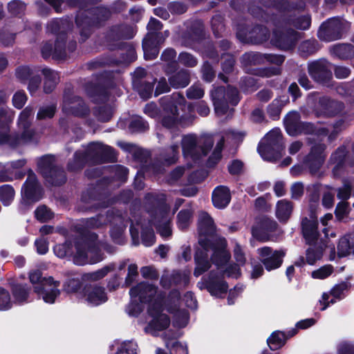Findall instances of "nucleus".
Listing matches in <instances>:
<instances>
[{"label":"nucleus","instance_id":"f257e3e1","mask_svg":"<svg viewBox=\"0 0 354 354\" xmlns=\"http://www.w3.org/2000/svg\"><path fill=\"white\" fill-rule=\"evenodd\" d=\"M8 95L0 91V144L9 143L10 145H17L30 141L33 136V131L30 129V117L33 114V109L26 107L20 113L18 119V127L21 131L20 136L12 139L9 136L10 123L14 119V112L6 105Z\"/></svg>","mask_w":354,"mask_h":354},{"label":"nucleus","instance_id":"f03ea898","mask_svg":"<svg viewBox=\"0 0 354 354\" xmlns=\"http://www.w3.org/2000/svg\"><path fill=\"white\" fill-rule=\"evenodd\" d=\"M208 241H206L203 240L202 239L199 240L201 248L197 250L194 257L196 267L194 271V275L196 277H198L210 268L207 254L209 249L213 251L212 259L218 270H220V272L224 271L222 267L230 259V254L225 250L226 241L225 239L216 240V245H209Z\"/></svg>","mask_w":354,"mask_h":354},{"label":"nucleus","instance_id":"7ed1b4c3","mask_svg":"<svg viewBox=\"0 0 354 354\" xmlns=\"http://www.w3.org/2000/svg\"><path fill=\"white\" fill-rule=\"evenodd\" d=\"M104 244L97 240V234L88 233L75 244V253L73 262L76 265L83 266L87 263H96L103 259L101 252Z\"/></svg>","mask_w":354,"mask_h":354},{"label":"nucleus","instance_id":"20e7f679","mask_svg":"<svg viewBox=\"0 0 354 354\" xmlns=\"http://www.w3.org/2000/svg\"><path fill=\"white\" fill-rule=\"evenodd\" d=\"M181 145L184 157L196 161L208 154L214 145V139L209 135L187 134L183 137Z\"/></svg>","mask_w":354,"mask_h":354},{"label":"nucleus","instance_id":"39448f33","mask_svg":"<svg viewBox=\"0 0 354 354\" xmlns=\"http://www.w3.org/2000/svg\"><path fill=\"white\" fill-rule=\"evenodd\" d=\"M145 198L148 203L158 205L151 221L158 232L162 237L170 236L171 235L170 209L168 205L162 203L165 200V196L163 194H148Z\"/></svg>","mask_w":354,"mask_h":354},{"label":"nucleus","instance_id":"423d86ee","mask_svg":"<svg viewBox=\"0 0 354 354\" xmlns=\"http://www.w3.org/2000/svg\"><path fill=\"white\" fill-rule=\"evenodd\" d=\"M29 279L30 282L35 285V292L41 297L46 303L53 304L59 295V281H54L52 277L43 278L39 270L30 272Z\"/></svg>","mask_w":354,"mask_h":354},{"label":"nucleus","instance_id":"0eeeda50","mask_svg":"<svg viewBox=\"0 0 354 354\" xmlns=\"http://www.w3.org/2000/svg\"><path fill=\"white\" fill-rule=\"evenodd\" d=\"M261 156L268 161H275L282 156L283 151L281 133L276 128L266 134L258 147Z\"/></svg>","mask_w":354,"mask_h":354},{"label":"nucleus","instance_id":"6e6552de","mask_svg":"<svg viewBox=\"0 0 354 354\" xmlns=\"http://www.w3.org/2000/svg\"><path fill=\"white\" fill-rule=\"evenodd\" d=\"M184 102V97L177 93L161 99L163 107L162 124L164 127L170 129L182 123L183 117L179 118L178 109L185 106Z\"/></svg>","mask_w":354,"mask_h":354},{"label":"nucleus","instance_id":"1a4fd4ad","mask_svg":"<svg viewBox=\"0 0 354 354\" xmlns=\"http://www.w3.org/2000/svg\"><path fill=\"white\" fill-rule=\"evenodd\" d=\"M165 301L156 299L149 304L147 313L151 319L145 328V333L156 335L159 331L166 329L169 326L170 319L163 313L162 306H165Z\"/></svg>","mask_w":354,"mask_h":354},{"label":"nucleus","instance_id":"9d476101","mask_svg":"<svg viewBox=\"0 0 354 354\" xmlns=\"http://www.w3.org/2000/svg\"><path fill=\"white\" fill-rule=\"evenodd\" d=\"M211 96L215 112L218 115L227 113L229 104L235 106L239 100L237 89L232 86H228L227 89L224 87H218L212 91Z\"/></svg>","mask_w":354,"mask_h":354},{"label":"nucleus","instance_id":"9b49d317","mask_svg":"<svg viewBox=\"0 0 354 354\" xmlns=\"http://www.w3.org/2000/svg\"><path fill=\"white\" fill-rule=\"evenodd\" d=\"M105 150V147L101 143H91L84 151H78L74 155L73 162L68 163V169L76 170L82 168L88 162H96L100 159Z\"/></svg>","mask_w":354,"mask_h":354},{"label":"nucleus","instance_id":"f8f14e48","mask_svg":"<svg viewBox=\"0 0 354 354\" xmlns=\"http://www.w3.org/2000/svg\"><path fill=\"white\" fill-rule=\"evenodd\" d=\"M39 169L45 178L51 184L61 185L66 181L64 171L55 165V157L48 155L38 162Z\"/></svg>","mask_w":354,"mask_h":354},{"label":"nucleus","instance_id":"ddd939ff","mask_svg":"<svg viewBox=\"0 0 354 354\" xmlns=\"http://www.w3.org/2000/svg\"><path fill=\"white\" fill-rule=\"evenodd\" d=\"M349 24L340 18L334 17L323 23L318 30L320 39L330 41L340 39L342 33L348 29Z\"/></svg>","mask_w":354,"mask_h":354},{"label":"nucleus","instance_id":"4468645a","mask_svg":"<svg viewBox=\"0 0 354 354\" xmlns=\"http://www.w3.org/2000/svg\"><path fill=\"white\" fill-rule=\"evenodd\" d=\"M147 28L149 32L143 39L142 48L145 59H151L156 57L158 54V50L156 48L157 44L163 41V39H160L158 41H155V39L159 38V34L156 35L152 31L160 30L162 28V24L160 21L152 18L150 19Z\"/></svg>","mask_w":354,"mask_h":354},{"label":"nucleus","instance_id":"2eb2a0df","mask_svg":"<svg viewBox=\"0 0 354 354\" xmlns=\"http://www.w3.org/2000/svg\"><path fill=\"white\" fill-rule=\"evenodd\" d=\"M180 294L177 290L172 291L164 301L167 311L174 315V325L175 326L185 327L189 322V313L185 309L178 308Z\"/></svg>","mask_w":354,"mask_h":354},{"label":"nucleus","instance_id":"dca6fc26","mask_svg":"<svg viewBox=\"0 0 354 354\" xmlns=\"http://www.w3.org/2000/svg\"><path fill=\"white\" fill-rule=\"evenodd\" d=\"M261 261L268 271L279 268L283 262L285 253L282 250H272L269 247H263L257 250Z\"/></svg>","mask_w":354,"mask_h":354},{"label":"nucleus","instance_id":"f3484780","mask_svg":"<svg viewBox=\"0 0 354 354\" xmlns=\"http://www.w3.org/2000/svg\"><path fill=\"white\" fill-rule=\"evenodd\" d=\"M309 141L315 142V144L312 145L310 152L306 157V161L311 172L315 173L324 161L326 146L319 141L317 142L315 136L310 138Z\"/></svg>","mask_w":354,"mask_h":354},{"label":"nucleus","instance_id":"a211bd4d","mask_svg":"<svg viewBox=\"0 0 354 354\" xmlns=\"http://www.w3.org/2000/svg\"><path fill=\"white\" fill-rule=\"evenodd\" d=\"M156 292L157 290L154 286L145 282L140 283L130 290L131 299H134L136 301H139L140 303H153L155 301V299L153 300V298L156 296ZM157 299L162 300L159 296L157 297Z\"/></svg>","mask_w":354,"mask_h":354},{"label":"nucleus","instance_id":"6ab92c4d","mask_svg":"<svg viewBox=\"0 0 354 354\" xmlns=\"http://www.w3.org/2000/svg\"><path fill=\"white\" fill-rule=\"evenodd\" d=\"M198 232L200 234L199 240L202 239L206 241H209V245H216V240L220 239L212 236L215 232V225L212 217L205 212H201L199 214Z\"/></svg>","mask_w":354,"mask_h":354},{"label":"nucleus","instance_id":"aec40b11","mask_svg":"<svg viewBox=\"0 0 354 354\" xmlns=\"http://www.w3.org/2000/svg\"><path fill=\"white\" fill-rule=\"evenodd\" d=\"M308 72L313 79L321 83H326L332 77L330 64L325 59L309 64Z\"/></svg>","mask_w":354,"mask_h":354},{"label":"nucleus","instance_id":"412c9836","mask_svg":"<svg viewBox=\"0 0 354 354\" xmlns=\"http://www.w3.org/2000/svg\"><path fill=\"white\" fill-rule=\"evenodd\" d=\"M22 192L27 199L34 202L38 201L42 197V189L37 183L35 174L31 170L28 171Z\"/></svg>","mask_w":354,"mask_h":354},{"label":"nucleus","instance_id":"4be33fe9","mask_svg":"<svg viewBox=\"0 0 354 354\" xmlns=\"http://www.w3.org/2000/svg\"><path fill=\"white\" fill-rule=\"evenodd\" d=\"M242 60L245 64H261L267 62L281 65L284 62L282 55L260 53H245L242 57Z\"/></svg>","mask_w":354,"mask_h":354},{"label":"nucleus","instance_id":"5701e85b","mask_svg":"<svg viewBox=\"0 0 354 354\" xmlns=\"http://www.w3.org/2000/svg\"><path fill=\"white\" fill-rule=\"evenodd\" d=\"M84 297L86 303L92 306L104 304L108 299L105 288L99 286L85 287Z\"/></svg>","mask_w":354,"mask_h":354},{"label":"nucleus","instance_id":"b1692460","mask_svg":"<svg viewBox=\"0 0 354 354\" xmlns=\"http://www.w3.org/2000/svg\"><path fill=\"white\" fill-rule=\"evenodd\" d=\"M205 285L209 292L215 297H221L226 293L228 286L219 276L211 271L208 277L203 278Z\"/></svg>","mask_w":354,"mask_h":354},{"label":"nucleus","instance_id":"393cba45","mask_svg":"<svg viewBox=\"0 0 354 354\" xmlns=\"http://www.w3.org/2000/svg\"><path fill=\"white\" fill-rule=\"evenodd\" d=\"M277 227L275 221L268 218H263L256 225L252 228V236L257 239L265 241L268 239V234L274 231Z\"/></svg>","mask_w":354,"mask_h":354},{"label":"nucleus","instance_id":"a878e982","mask_svg":"<svg viewBox=\"0 0 354 354\" xmlns=\"http://www.w3.org/2000/svg\"><path fill=\"white\" fill-rule=\"evenodd\" d=\"M299 113L297 111H291L287 114L284 119V124L287 133L290 136H296L301 133H306L304 123L299 120Z\"/></svg>","mask_w":354,"mask_h":354},{"label":"nucleus","instance_id":"bb28decb","mask_svg":"<svg viewBox=\"0 0 354 354\" xmlns=\"http://www.w3.org/2000/svg\"><path fill=\"white\" fill-rule=\"evenodd\" d=\"M63 109L64 111L77 116H84L88 112V109L83 100L76 96L71 98H65Z\"/></svg>","mask_w":354,"mask_h":354},{"label":"nucleus","instance_id":"cd10ccee","mask_svg":"<svg viewBox=\"0 0 354 354\" xmlns=\"http://www.w3.org/2000/svg\"><path fill=\"white\" fill-rule=\"evenodd\" d=\"M317 225V221L313 218L310 219L305 217L302 219V233L307 243L315 244L317 243L319 235Z\"/></svg>","mask_w":354,"mask_h":354},{"label":"nucleus","instance_id":"c85d7f7f","mask_svg":"<svg viewBox=\"0 0 354 354\" xmlns=\"http://www.w3.org/2000/svg\"><path fill=\"white\" fill-rule=\"evenodd\" d=\"M343 107L342 103L323 97L319 100L317 114L332 116L340 112Z\"/></svg>","mask_w":354,"mask_h":354},{"label":"nucleus","instance_id":"c756f323","mask_svg":"<svg viewBox=\"0 0 354 354\" xmlns=\"http://www.w3.org/2000/svg\"><path fill=\"white\" fill-rule=\"evenodd\" d=\"M347 151L344 146L339 147L334 151L330 158V164L333 165V174L334 176L339 177L344 168Z\"/></svg>","mask_w":354,"mask_h":354},{"label":"nucleus","instance_id":"7c9ffc66","mask_svg":"<svg viewBox=\"0 0 354 354\" xmlns=\"http://www.w3.org/2000/svg\"><path fill=\"white\" fill-rule=\"evenodd\" d=\"M41 54L44 58L52 56L55 59H62L66 57L64 41L57 40L54 46L51 44H45L41 49Z\"/></svg>","mask_w":354,"mask_h":354},{"label":"nucleus","instance_id":"2f4dec72","mask_svg":"<svg viewBox=\"0 0 354 354\" xmlns=\"http://www.w3.org/2000/svg\"><path fill=\"white\" fill-rule=\"evenodd\" d=\"M231 200L230 189L225 186L216 187L212 193V203L218 209H223L227 206Z\"/></svg>","mask_w":354,"mask_h":354},{"label":"nucleus","instance_id":"473e14b6","mask_svg":"<svg viewBox=\"0 0 354 354\" xmlns=\"http://www.w3.org/2000/svg\"><path fill=\"white\" fill-rule=\"evenodd\" d=\"M345 289L344 284L335 286L328 293H324L322 297V299L319 300V303L323 306L321 308L322 310H324L330 304H334L336 302V299L341 298L343 291Z\"/></svg>","mask_w":354,"mask_h":354},{"label":"nucleus","instance_id":"72a5a7b5","mask_svg":"<svg viewBox=\"0 0 354 354\" xmlns=\"http://www.w3.org/2000/svg\"><path fill=\"white\" fill-rule=\"evenodd\" d=\"M163 339L166 347L171 351H174L176 354H188L187 346L178 342L172 333H165Z\"/></svg>","mask_w":354,"mask_h":354},{"label":"nucleus","instance_id":"f704fd0d","mask_svg":"<svg viewBox=\"0 0 354 354\" xmlns=\"http://www.w3.org/2000/svg\"><path fill=\"white\" fill-rule=\"evenodd\" d=\"M354 253V235L344 236L339 239L337 245V254L343 257Z\"/></svg>","mask_w":354,"mask_h":354},{"label":"nucleus","instance_id":"c9c22d12","mask_svg":"<svg viewBox=\"0 0 354 354\" xmlns=\"http://www.w3.org/2000/svg\"><path fill=\"white\" fill-rule=\"evenodd\" d=\"M44 76V90L46 93H50L56 86L59 82L58 73L48 68L42 70Z\"/></svg>","mask_w":354,"mask_h":354},{"label":"nucleus","instance_id":"e433bc0d","mask_svg":"<svg viewBox=\"0 0 354 354\" xmlns=\"http://www.w3.org/2000/svg\"><path fill=\"white\" fill-rule=\"evenodd\" d=\"M293 209L292 203L286 199L280 200L276 205V215L279 220L286 221L290 216Z\"/></svg>","mask_w":354,"mask_h":354},{"label":"nucleus","instance_id":"4c0bfd02","mask_svg":"<svg viewBox=\"0 0 354 354\" xmlns=\"http://www.w3.org/2000/svg\"><path fill=\"white\" fill-rule=\"evenodd\" d=\"M171 86L174 88H185L190 82L189 73L187 70H181L169 78Z\"/></svg>","mask_w":354,"mask_h":354},{"label":"nucleus","instance_id":"58836bf2","mask_svg":"<svg viewBox=\"0 0 354 354\" xmlns=\"http://www.w3.org/2000/svg\"><path fill=\"white\" fill-rule=\"evenodd\" d=\"M111 222L113 225L117 226L112 227L111 230V236L115 242L120 243L121 236L127 227V224L124 223V219L120 216L113 217Z\"/></svg>","mask_w":354,"mask_h":354},{"label":"nucleus","instance_id":"ea45409f","mask_svg":"<svg viewBox=\"0 0 354 354\" xmlns=\"http://www.w3.org/2000/svg\"><path fill=\"white\" fill-rule=\"evenodd\" d=\"M331 53L339 58L347 59L354 54V49L351 44H339L333 47Z\"/></svg>","mask_w":354,"mask_h":354},{"label":"nucleus","instance_id":"a19ab883","mask_svg":"<svg viewBox=\"0 0 354 354\" xmlns=\"http://www.w3.org/2000/svg\"><path fill=\"white\" fill-rule=\"evenodd\" d=\"M113 270V266H106L97 271L84 274L82 275V280L84 281H96L100 280Z\"/></svg>","mask_w":354,"mask_h":354},{"label":"nucleus","instance_id":"79ce46f5","mask_svg":"<svg viewBox=\"0 0 354 354\" xmlns=\"http://www.w3.org/2000/svg\"><path fill=\"white\" fill-rule=\"evenodd\" d=\"M297 39L296 32L291 30L290 32H289V35L282 34L279 38H276L274 42L281 48L287 49L291 48L295 44Z\"/></svg>","mask_w":354,"mask_h":354},{"label":"nucleus","instance_id":"37998d69","mask_svg":"<svg viewBox=\"0 0 354 354\" xmlns=\"http://www.w3.org/2000/svg\"><path fill=\"white\" fill-rule=\"evenodd\" d=\"M15 197V190L10 185L0 186V201L4 206L11 204Z\"/></svg>","mask_w":354,"mask_h":354},{"label":"nucleus","instance_id":"c03bdc74","mask_svg":"<svg viewBox=\"0 0 354 354\" xmlns=\"http://www.w3.org/2000/svg\"><path fill=\"white\" fill-rule=\"evenodd\" d=\"M267 342L271 350H277L283 345L285 335L280 331L274 332L268 339Z\"/></svg>","mask_w":354,"mask_h":354},{"label":"nucleus","instance_id":"a18cd8bd","mask_svg":"<svg viewBox=\"0 0 354 354\" xmlns=\"http://www.w3.org/2000/svg\"><path fill=\"white\" fill-rule=\"evenodd\" d=\"M12 293L15 301L19 304H22L25 302L28 298L29 289L26 286L18 284L14 286Z\"/></svg>","mask_w":354,"mask_h":354},{"label":"nucleus","instance_id":"49530a36","mask_svg":"<svg viewBox=\"0 0 354 354\" xmlns=\"http://www.w3.org/2000/svg\"><path fill=\"white\" fill-rule=\"evenodd\" d=\"M250 38L254 43H261L268 39V30L262 26L255 27L251 32Z\"/></svg>","mask_w":354,"mask_h":354},{"label":"nucleus","instance_id":"de8ad7c7","mask_svg":"<svg viewBox=\"0 0 354 354\" xmlns=\"http://www.w3.org/2000/svg\"><path fill=\"white\" fill-rule=\"evenodd\" d=\"M192 216V212L189 209H182L177 216L178 227L184 230L188 227Z\"/></svg>","mask_w":354,"mask_h":354},{"label":"nucleus","instance_id":"09e8293b","mask_svg":"<svg viewBox=\"0 0 354 354\" xmlns=\"http://www.w3.org/2000/svg\"><path fill=\"white\" fill-rule=\"evenodd\" d=\"M84 227L86 230L100 227L106 222V217L100 215L96 217L84 219L82 221Z\"/></svg>","mask_w":354,"mask_h":354},{"label":"nucleus","instance_id":"8fccbe9b","mask_svg":"<svg viewBox=\"0 0 354 354\" xmlns=\"http://www.w3.org/2000/svg\"><path fill=\"white\" fill-rule=\"evenodd\" d=\"M35 215L36 218L41 223L48 222L53 217V213L45 205L38 207L35 211Z\"/></svg>","mask_w":354,"mask_h":354},{"label":"nucleus","instance_id":"3c124183","mask_svg":"<svg viewBox=\"0 0 354 354\" xmlns=\"http://www.w3.org/2000/svg\"><path fill=\"white\" fill-rule=\"evenodd\" d=\"M178 145H174L167 149L163 155V160L167 165H171L176 162L178 157Z\"/></svg>","mask_w":354,"mask_h":354},{"label":"nucleus","instance_id":"603ef678","mask_svg":"<svg viewBox=\"0 0 354 354\" xmlns=\"http://www.w3.org/2000/svg\"><path fill=\"white\" fill-rule=\"evenodd\" d=\"M283 106V102L279 99L274 100L268 107V113L272 119L276 120L279 118Z\"/></svg>","mask_w":354,"mask_h":354},{"label":"nucleus","instance_id":"864d4df0","mask_svg":"<svg viewBox=\"0 0 354 354\" xmlns=\"http://www.w3.org/2000/svg\"><path fill=\"white\" fill-rule=\"evenodd\" d=\"M225 139L221 138L220 140L216 143V145L208 159L209 165H214L221 158V151L224 145Z\"/></svg>","mask_w":354,"mask_h":354},{"label":"nucleus","instance_id":"5fc2aeb1","mask_svg":"<svg viewBox=\"0 0 354 354\" xmlns=\"http://www.w3.org/2000/svg\"><path fill=\"white\" fill-rule=\"evenodd\" d=\"M179 62L187 67H194L198 64L197 59L192 54L183 52L178 56Z\"/></svg>","mask_w":354,"mask_h":354},{"label":"nucleus","instance_id":"6e6d98bb","mask_svg":"<svg viewBox=\"0 0 354 354\" xmlns=\"http://www.w3.org/2000/svg\"><path fill=\"white\" fill-rule=\"evenodd\" d=\"M12 302L8 291L0 288V310H6L12 307Z\"/></svg>","mask_w":354,"mask_h":354},{"label":"nucleus","instance_id":"4d7b16f0","mask_svg":"<svg viewBox=\"0 0 354 354\" xmlns=\"http://www.w3.org/2000/svg\"><path fill=\"white\" fill-rule=\"evenodd\" d=\"M204 93V89L201 84H193L186 91L189 99H200L203 97Z\"/></svg>","mask_w":354,"mask_h":354},{"label":"nucleus","instance_id":"13d9d810","mask_svg":"<svg viewBox=\"0 0 354 354\" xmlns=\"http://www.w3.org/2000/svg\"><path fill=\"white\" fill-rule=\"evenodd\" d=\"M137 345L133 342H124L118 348L115 354H136Z\"/></svg>","mask_w":354,"mask_h":354},{"label":"nucleus","instance_id":"bf43d9fd","mask_svg":"<svg viewBox=\"0 0 354 354\" xmlns=\"http://www.w3.org/2000/svg\"><path fill=\"white\" fill-rule=\"evenodd\" d=\"M56 107L55 105L41 107L37 113V118L39 120L51 118L55 113Z\"/></svg>","mask_w":354,"mask_h":354},{"label":"nucleus","instance_id":"052dcab7","mask_svg":"<svg viewBox=\"0 0 354 354\" xmlns=\"http://www.w3.org/2000/svg\"><path fill=\"white\" fill-rule=\"evenodd\" d=\"M322 250L321 249L310 248L306 250V261L308 264L313 265L322 257Z\"/></svg>","mask_w":354,"mask_h":354},{"label":"nucleus","instance_id":"680f3d73","mask_svg":"<svg viewBox=\"0 0 354 354\" xmlns=\"http://www.w3.org/2000/svg\"><path fill=\"white\" fill-rule=\"evenodd\" d=\"M352 183L348 180H344L343 186L337 190V197L342 200H347L351 194Z\"/></svg>","mask_w":354,"mask_h":354},{"label":"nucleus","instance_id":"e2e57ef3","mask_svg":"<svg viewBox=\"0 0 354 354\" xmlns=\"http://www.w3.org/2000/svg\"><path fill=\"white\" fill-rule=\"evenodd\" d=\"M331 266H324L312 272V277L314 279H324L331 274L333 272Z\"/></svg>","mask_w":354,"mask_h":354},{"label":"nucleus","instance_id":"0e129e2a","mask_svg":"<svg viewBox=\"0 0 354 354\" xmlns=\"http://www.w3.org/2000/svg\"><path fill=\"white\" fill-rule=\"evenodd\" d=\"M27 100V96L24 91H17L12 97L13 106L17 109H21Z\"/></svg>","mask_w":354,"mask_h":354},{"label":"nucleus","instance_id":"69168bd1","mask_svg":"<svg viewBox=\"0 0 354 354\" xmlns=\"http://www.w3.org/2000/svg\"><path fill=\"white\" fill-rule=\"evenodd\" d=\"M348 214V203L340 202L337 204L335 209V216L339 221H342L347 216Z\"/></svg>","mask_w":354,"mask_h":354},{"label":"nucleus","instance_id":"338daca9","mask_svg":"<svg viewBox=\"0 0 354 354\" xmlns=\"http://www.w3.org/2000/svg\"><path fill=\"white\" fill-rule=\"evenodd\" d=\"M8 8L12 15H17L25 10V5L20 1L14 0L8 3Z\"/></svg>","mask_w":354,"mask_h":354},{"label":"nucleus","instance_id":"774afa93","mask_svg":"<svg viewBox=\"0 0 354 354\" xmlns=\"http://www.w3.org/2000/svg\"><path fill=\"white\" fill-rule=\"evenodd\" d=\"M141 236L142 243L147 247L151 246L155 243V235L151 229L142 230Z\"/></svg>","mask_w":354,"mask_h":354}]
</instances>
